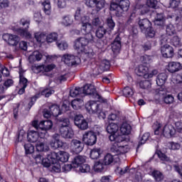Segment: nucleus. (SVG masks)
Segmentation results:
<instances>
[{"label":"nucleus","mask_w":182,"mask_h":182,"mask_svg":"<svg viewBox=\"0 0 182 182\" xmlns=\"http://www.w3.org/2000/svg\"><path fill=\"white\" fill-rule=\"evenodd\" d=\"M119 130H120L121 133L122 134V135H118V136H128V134H130V133L132 132V126L129 125V124L126 122H123L121 124Z\"/></svg>","instance_id":"29"},{"label":"nucleus","mask_w":182,"mask_h":182,"mask_svg":"<svg viewBox=\"0 0 182 182\" xmlns=\"http://www.w3.org/2000/svg\"><path fill=\"white\" fill-rule=\"evenodd\" d=\"M14 80L7 79L4 81L3 85H0V92H5L9 87L14 86Z\"/></svg>","instance_id":"36"},{"label":"nucleus","mask_w":182,"mask_h":182,"mask_svg":"<svg viewBox=\"0 0 182 182\" xmlns=\"http://www.w3.org/2000/svg\"><path fill=\"white\" fill-rule=\"evenodd\" d=\"M119 156L112 155V154H107L103 159V163L105 166H112L114 163H117L119 161Z\"/></svg>","instance_id":"20"},{"label":"nucleus","mask_w":182,"mask_h":182,"mask_svg":"<svg viewBox=\"0 0 182 182\" xmlns=\"http://www.w3.org/2000/svg\"><path fill=\"white\" fill-rule=\"evenodd\" d=\"M24 149L26 154H32V153L35 151V146H33L31 143L26 144L24 145Z\"/></svg>","instance_id":"51"},{"label":"nucleus","mask_w":182,"mask_h":182,"mask_svg":"<svg viewBox=\"0 0 182 182\" xmlns=\"http://www.w3.org/2000/svg\"><path fill=\"white\" fill-rule=\"evenodd\" d=\"M166 33L169 36H171V35H174L176 33V28L173 24H169L166 26Z\"/></svg>","instance_id":"59"},{"label":"nucleus","mask_w":182,"mask_h":182,"mask_svg":"<svg viewBox=\"0 0 182 182\" xmlns=\"http://www.w3.org/2000/svg\"><path fill=\"white\" fill-rule=\"evenodd\" d=\"M43 56L46 58L47 60H49L52 58V56L43 54L40 51L36 50L31 53V55L28 57V62L30 63H35V62H41L43 58Z\"/></svg>","instance_id":"11"},{"label":"nucleus","mask_w":182,"mask_h":182,"mask_svg":"<svg viewBox=\"0 0 182 182\" xmlns=\"http://www.w3.org/2000/svg\"><path fill=\"white\" fill-rule=\"evenodd\" d=\"M107 132L110 134L109 136L119 137V134H117V132H119V125L115 123H109V124L107 127Z\"/></svg>","instance_id":"28"},{"label":"nucleus","mask_w":182,"mask_h":182,"mask_svg":"<svg viewBox=\"0 0 182 182\" xmlns=\"http://www.w3.org/2000/svg\"><path fill=\"white\" fill-rule=\"evenodd\" d=\"M86 163V157L83 156H77L72 161V165L74 168L76 170L81 166L82 164H85Z\"/></svg>","instance_id":"27"},{"label":"nucleus","mask_w":182,"mask_h":182,"mask_svg":"<svg viewBox=\"0 0 182 182\" xmlns=\"http://www.w3.org/2000/svg\"><path fill=\"white\" fill-rule=\"evenodd\" d=\"M43 11L46 14V15H50V1L49 0H47L43 3Z\"/></svg>","instance_id":"50"},{"label":"nucleus","mask_w":182,"mask_h":182,"mask_svg":"<svg viewBox=\"0 0 182 182\" xmlns=\"http://www.w3.org/2000/svg\"><path fill=\"white\" fill-rule=\"evenodd\" d=\"M46 40L48 43H52L58 40V33H50L47 36H46Z\"/></svg>","instance_id":"48"},{"label":"nucleus","mask_w":182,"mask_h":182,"mask_svg":"<svg viewBox=\"0 0 182 182\" xmlns=\"http://www.w3.org/2000/svg\"><path fill=\"white\" fill-rule=\"evenodd\" d=\"M41 133H42L41 131H30L27 134V140L30 143H36V141H38L40 139H43L41 137Z\"/></svg>","instance_id":"23"},{"label":"nucleus","mask_w":182,"mask_h":182,"mask_svg":"<svg viewBox=\"0 0 182 182\" xmlns=\"http://www.w3.org/2000/svg\"><path fill=\"white\" fill-rule=\"evenodd\" d=\"M95 6V9H96L97 12H99V11H102V9H103V8H105V6H106V1L96 0Z\"/></svg>","instance_id":"46"},{"label":"nucleus","mask_w":182,"mask_h":182,"mask_svg":"<svg viewBox=\"0 0 182 182\" xmlns=\"http://www.w3.org/2000/svg\"><path fill=\"white\" fill-rule=\"evenodd\" d=\"M167 80V75L166 73H161L157 76L156 84L158 86H163Z\"/></svg>","instance_id":"40"},{"label":"nucleus","mask_w":182,"mask_h":182,"mask_svg":"<svg viewBox=\"0 0 182 182\" xmlns=\"http://www.w3.org/2000/svg\"><path fill=\"white\" fill-rule=\"evenodd\" d=\"M146 37V38H154L155 35H156V31H154V30H153V28H151V26L150 28H149L148 29L145 30V31H144Z\"/></svg>","instance_id":"58"},{"label":"nucleus","mask_w":182,"mask_h":182,"mask_svg":"<svg viewBox=\"0 0 182 182\" xmlns=\"http://www.w3.org/2000/svg\"><path fill=\"white\" fill-rule=\"evenodd\" d=\"M20 25L26 26L27 28H15L14 31H16L20 36H22V38L31 39L32 38V34L28 31L29 25H31V20L29 18H23L20 20Z\"/></svg>","instance_id":"7"},{"label":"nucleus","mask_w":182,"mask_h":182,"mask_svg":"<svg viewBox=\"0 0 182 182\" xmlns=\"http://www.w3.org/2000/svg\"><path fill=\"white\" fill-rule=\"evenodd\" d=\"M161 53L163 58H173L174 56V49L168 44L161 46Z\"/></svg>","instance_id":"19"},{"label":"nucleus","mask_w":182,"mask_h":182,"mask_svg":"<svg viewBox=\"0 0 182 182\" xmlns=\"http://www.w3.org/2000/svg\"><path fill=\"white\" fill-rule=\"evenodd\" d=\"M33 20L37 23H39L41 22H42V14H41V12L37 11V12L34 13V14H33Z\"/></svg>","instance_id":"64"},{"label":"nucleus","mask_w":182,"mask_h":182,"mask_svg":"<svg viewBox=\"0 0 182 182\" xmlns=\"http://www.w3.org/2000/svg\"><path fill=\"white\" fill-rule=\"evenodd\" d=\"M75 21H80L81 23L80 32L82 35H85V37H80L77 38L74 42V49L80 53L83 52L85 55H90V53L86 51V48L89 45L90 42H94V37L92 34L93 31V26L90 23V17L89 14H83L80 12V9H77L75 14Z\"/></svg>","instance_id":"1"},{"label":"nucleus","mask_w":182,"mask_h":182,"mask_svg":"<svg viewBox=\"0 0 182 182\" xmlns=\"http://www.w3.org/2000/svg\"><path fill=\"white\" fill-rule=\"evenodd\" d=\"M109 69H110V62L107 60H104L101 62L100 65L95 68L94 70L97 75H99L100 73H103V72L106 70H109Z\"/></svg>","instance_id":"24"},{"label":"nucleus","mask_w":182,"mask_h":182,"mask_svg":"<svg viewBox=\"0 0 182 182\" xmlns=\"http://www.w3.org/2000/svg\"><path fill=\"white\" fill-rule=\"evenodd\" d=\"M80 87H79L73 88L70 91V96H71V97H76V96H77V95H80Z\"/></svg>","instance_id":"62"},{"label":"nucleus","mask_w":182,"mask_h":182,"mask_svg":"<svg viewBox=\"0 0 182 182\" xmlns=\"http://www.w3.org/2000/svg\"><path fill=\"white\" fill-rule=\"evenodd\" d=\"M34 38L38 43H43L46 41V33L42 31L34 33Z\"/></svg>","instance_id":"33"},{"label":"nucleus","mask_w":182,"mask_h":182,"mask_svg":"<svg viewBox=\"0 0 182 182\" xmlns=\"http://www.w3.org/2000/svg\"><path fill=\"white\" fill-rule=\"evenodd\" d=\"M171 43L173 46L177 48L178 46H181V39L178 36H176L171 40Z\"/></svg>","instance_id":"55"},{"label":"nucleus","mask_w":182,"mask_h":182,"mask_svg":"<svg viewBox=\"0 0 182 182\" xmlns=\"http://www.w3.org/2000/svg\"><path fill=\"white\" fill-rule=\"evenodd\" d=\"M83 147H85V144L83 142L77 140V139H73L71 141V149L74 153H81L83 150Z\"/></svg>","instance_id":"25"},{"label":"nucleus","mask_w":182,"mask_h":182,"mask_svg":"<svg viewBox=\"0 0 182 182\" xmlns=\"http://www.w3.org/2000/svg\"><path fill=\"white\" fill-rule=\"evenodd\" d=\"M2 38L5 42H7V43L11 45V46H16L19 43V37L16 35L4 33L3 34Z\"/></svg>","instance_id":"18"},{"label":"nucleus","mask_w":182,"mask_h":182,"mask_svg":"<svg viewBox=\"0 0 182 182\" xmlns=\"http://www.w3.org/2000/svg\"><path fill=\"white\" fill-rule=\"evenodd\" d=\"M170 150H179L181 149V145L178 142H168L167 144Z\"/></svg>","instance_id":"53"},{"label":"nucleus","mask_w":182,"mask_h":182,"mask_svg":"<svg viewBox=\"0 0 182 182\" xmlns=\"http://www.w3.org/2000/svg\"><path fill=\"white\" fill-rule=\"evenodd\" d=\"M139 28H141V31H146V29H149L151 26V23L149 19L144 18L141 20H139Z\"/></svg>","instance_id":"32"},{"label":"nucleus","mask_w":182,"mask_h":182,"mask_svg":"<svg viewBox=\"0 0 182 182\" xmlns=\"http://www.w3.org/2000/svg\"><path fill=\"white\" fill-rule=\"evenodd\" d=\"M74 123L78 129L81 130H86L89 127L87 124V122L85 119V117L82 116V114H77L74 118Z\"/></svg>","instance_id":"16"},{"label":"nucleus","mask_w":182,"mask_h":182,"mask_svg":"<svg viewBox=\"0 0 182 182\" xmlns=\"http://www.w3.org/2000/svg\"><path fill=\"white\" fill-rule=\"evenodd\" d=\"M164 21H166V18L163 14H157L155 18L154 23L158 26H163L164 25Z\"/></svg>","instance_id":"39"},{"label":"nucleus","mask_w":182,"mask_h":182,"mask_svg":"<svg viewBox=\"0 0 182 182\" xmlns=\"http://www.w3.org/2000/svg\"><path fill=\"white\" fill-rule=\"evenodd\" d=\"M153 127L154 134L156 136H164V137L170 139V137H173L176 134V129L171 124L165 125L164 127L161 128V124L156 122Z\"/></svg>","instance_id":"3"},{"label":"nucleus","mask_w":182,"mask_h":182,"mask_svg":"<svg viewBox=\"0 0 182 182\" xmlns=\"http://www.w3.org/2000/svg\"><path fill=\"white\" fill-rule=\"evenodd\" d=\"M50 168H51V171H54V173H60V171H62L60 164H59V162L53 163L50 166Z\"/></svg>","instance_id":"52"},{"label":"nucleus","mask_w":182,"mask_h":182,"mask_svg":"<svg viewBox=\"0 0 182 182\" xmlns=\"http://www.w3.org/2000/svg\"><path fill=\"white\" fill-rule=\"evenodd\" d=\"M151 176L154 177L155 181H163L164 179V176L160 172V171L154 170L151 172Z\"/></svg>","instance_id":"41"},{"label":"nucleus","mask_w":182,"mask_h":182,"mask_svg":"<svg viewBox=\"0 0 182 182\" xmlns=\"http://www.w3.org/2000/svg\"><path fill=\"white\" fill-rule=\"evenodd\" d=\"M74 123L78 129L81 130H86L89 127L87 124V122L85 119V117L82 116V114H77L74 118Z\"/></svg>","instance_id":"17"},{"label":"nucleus","mask_w":182,"mask_h":182,"mask_svg":"<svg viewBox=\"0 0 182 182\" xmlns=\"http://www.w3.org/2000/svg\"><path fill=\"white\" fill-rule=\"evenodd\" d=\"M124 95L126 96V97H130L131 96H133V94L134 92L133 91V89H132L129 87H126L123 90Z\"/></svg>","instance_id":"61"},{"label":"nucleus","mask_w":182,"mask_h":182,"mask_svg":"<svg viewBox=\"0 0 182 182\" xmlns=\"http://www.w3.org/2000/svg\"><path fill=\"white\" fill-rule=\"evenodd\" d=\"M119 8L124 11H129V7L130 6V1L129 0H120L118 1Z\"/></svg>","instance_id":"43"},{"label":"nucleus","mask_w":182,"mask_h":182,"mask_svg":"<svg viewBox=\"0 0 182 182\" xmlns=\"http://www.w3.org/2000/svg\"><path fill=\"white\" fill-rule=\"evenodd\" d=\"M93 170L95 173H102L105 171V164L100 161H96L93 166Z\"/></svg>","instance_id":"37"},{"label":"nucleus","mask_w":182,"mask_h":182,"mask_svg":"<svg viewBox=\"0 0 182 182\" xmlns=\"http://www.w3.org/2000/svg\"><path fill=\"white\" fill-rule=\"evenodd\" d=\"M19 86L21 89L18 90V95H23V93H25V89H26L28 86V79L23 76V71H22V70L19 71Z\"/></svg>","instance_id":"22"},{"label":"nucleus","mask_w":182,"mask_h":182,"mask_svg":"<svg viewBox=\"0 0 182 182\" xmlns=\"http://www.w3.org/2000/svg\"><path fill=\"white\" fill-rule=\"evenodd\" d=\"M82 141L87 146H93L97 141V136L93 132H86L83 134Z\"/></svg>","instance_id":"12"},{"label":"nucleus","mask_w":182,"mask_h":182,"mask_svg":"<svg viewBox=\"0 0 182 182\" xmlns=\"http://www.w3.org/2000/svg\"><path fill=\"white\" fill-rule=\"evenodd\" d=\"M52 154V152L50 154H48L47 158L43 159V161L41 162V164L43 166V167H50L52 166L53 163H56V161H54L53 159L50 158L49 156Z\"/></svg>","instance_id":"38"},{"label":"nucleus","mask_w":182,"mask_h":182,"mask_svg":"<svg viewBox=\"0 0 182 182\" xmlns=\"http://www.w3.org/2000/svg\"><path fill=\"white\" fill-rule=\"evenodd\" d=\"M69 110V106L66 104H63L60 108L57 105H53L49 107V110H44L43 116L46 119H49L50 116H53L54 117H58L59 114H62L63 112H68Z\"/></svg>","instance_id":"5"},{"label":"nucleus","mask_w":182,"mask_h":182,"mask_svg":"<svg viewBox=\"0 0 182 182\" xmlns=\"http://www.w3.org/2000/svg\"><path fill=\"white\" fill-rule=\"evenodd\" d=\"M70 157V155L69 153L63 151H60L58 153L53 151L49 156V158L52 159L55 163H59V161H61V163H66L69 161Z\"/></svg>","instance_id":"9"},{"label":"nucleus","mask_w":182,"mask_h":182,"mask_svg":"<svg viewBox=\"0 0 182 182\" xmlns=\"http://www.w3.org/2000/svg\"><path fill=\"white\" fill-rule=\"evenodd\" d=\"M107 30L106 28H103V26H99L97 31H96V36L97 38H99V39H101V38H103L105 35H106Z\"/></svg>","instance_id":"49"},{"label":"nucleus","mask_w":182,"mask_h":182,"mask_svg":"<svg viewBox=\"0 0 182 182\" xmlns=\"http://www.w3.org/2000/svg\"><path fill=\"white\" fill-rule=\"evenodd\" d=\"M61 24L63 26H70L73 24V18L70 16H65L62 18Z\"/></svg>","instance_id":"42"},{"label":"nucleus","mask_w":182,"mask_h":182,"mask_svg":"<svg viewBox=\"0 0 182 182\" xmlns=\"http://www.w3.org/2000/svg\"><path fill=\"white\" fill-rule=\"evenodd\" d=\"M53 93H55V90H53V89L51 87L41 89V93L36 94L35 97L31 98V102L28 104L30 106V109L33 105V102H35L36 99L39 97V96H45L46 97H49L51 95H53Z\"/></svg>","instance_id":"14"},{"label":"nucleus","mask_w":182,"mask_h":182,"mask_svg":"<svg viewBox=\"0 0 182 182\" xmlns=\"http://www.w3.org/2000/svg\"><path fill=\"white\" fill-rule=\"evenodd\" d=\"M103 105L98 101H89L85 104L86 110L90 114L97 113L99 119H106L107 112L102 109Z\"/></svg>","instance_id":"4"},{"label":"nucleus","mask_w":182,"mask_h":182,"mask_svg":"<svg viewBox=\"0 0 182 182\" xmlns=\"http://www.w3.org/2000/svg\"><path fill=\"white\" fill-rule=\"evenodd\" d=\"M85 105V102H83V99L77 98L71 102V106L74 110H79L82 107Z\"/></svg>","instance_id":"31"},{"label":"nucleus","mask_w":182,"mask_h":182,"mask_svg":"<svg viewBox=\"0 0 182 182\" xmlns=\"http://www.w3.org/2000/svg\"><path fill=\"white\" fill-rule=\"evenodd\" d=\"M139 86L141 89H150L151 87V82L149 80L141 81Z\"/></svg>","instance_id":"60"},{"label":"nucleus","mask_w":182,"mask_h":182,"mask_svg":"<svg viewBox=\"0 0 182 182\" xmlns=\"http://www.w3.org/2000/svg\"><path fill=\"white\" fill-rule=\"evenodd\" d=\"M135 72L139 75V76H141V75H144L149 72V68L147 66L140 65L135 69Z\"/></svg>","instance_id":"44"},{"label":"nucleus","mask_w":182,"mask_h":182,"mask_svg":"<svg viewBox=\"0 0 182 182\" xmlns=\"http://www.w3.org/2000/svg\"><path fill=\"white\" fill-rule=\"evenodd\" d=\"M36 147L38 151H48L49 150V146L45 142L37 143Z\"/></svg>","instance_id":"45"},{"label":"nucleus","mask_w":182,"mask_h":182,"mask_svg":"<svg viewBox=\"0 0 182 182\" xmlns=\"http://www.w3.org/2000/svg\"><path fill=\"white\" fill-rule=\"evenodd\" d=\"M149 137H150V134L149 132L144 133L139 139L138 147L146 144V141L149 140Z\"/></svg>","instance_id":"57"},{"label":"nucleus","mask_w":182,"mask_h":182,"mask_svg":"<svg viewBox=\"0 0 182 182\" xmlns=\"http://www.w3.org/2000/svg\"><path fill=\"white\" fill-rule=\"evenodd\" d=\"M64 144L63 141L60 139V136L58 134L53 136L52 140L50 142V146L51 149H53V150L63 147Z\"/></svg>","instance_id":"21"},{"label":"nucleus","mask_w":182,"mask_h":182,"mask_svg":"<svg viewBox=\"0 0 182 182\" xmlns=\"http://www.w3.org/2000/svg\"><path fill=\"white\" fill-rule=\"evenodd\" d=\"M103 151L100 148H94L90 151V158L92 160H96L102 156Z\"/></svg>","instance_id":"34"},{"label":"nucleus","mask_w":182,"mask_h":182,"mask_svg":"<svg viewBox=\"0 0 182 182\" xmlns=\"http://www.w3.org/2000/svg\"><path fill=\"white\" fill-rule=\"evenodd\" d=\"M76 171H80V173H89L90 172V166L84 163L80 166L79 168L76 169Z\"/></svg>","instance_id":"47"},{"label":"nucleus","mask_w":182,"mask_h":182,"mask_svg":"<svg viewBox=\"0 0 182 182\" xmlns=\"http://www.w3.org/2000/svg\"><path fill=\"white\" fill-rule=\"evenodd\" d=\"M53 126V123L50 120L41 121L38 125V129L41 133V138L45 139L48 134V130H50L52 127Z\"/></svg>","instance_id":"10"},{"label":"nucleus","mask_w":182,"mask_h":182,"mask_svg":"<svg viewBox=\"0 0 182 182\" xmlns=\"http://www.w3.org/2000/svg\"><path fill=\"white\" fill-rule=\"evenodd\" d=\"M74 123L78 129L81 130H86L89 127L87 124V122L85 119V117L82 116V114H77L74 118Z\"/></svg>","instance_id":"15"},{"label":"nucleus","mask_w":182,"mask_h":182,"mask_svg":"<svg viewBox=\"0 0 182 182\" xmlns=\"http://www.w3.org/2000/svg\"><path fill=\"white\" fill-rule=\"evenodd\" d=\"M33 158L34 159L37 164H42V161H43V156H42V155H41L38 152L33 153Z\"/></svg>","instance_id":"56"},{"label":"nucleus","mask_w":182,"mask_h":182,"mask_svg":"<svg viewBox=\"0 0 182 182\" xmlns=\"http://www.w3.org/2000/svg\"><path fill=\"white\" fill-rule=\"evenodd\" d=\"M175 171L178 173L182 177V163L179 162L173 165Z\"/></svg>","instance_id":"63"},{"label":"nucleus","mask_w":182,"mask_h":182,"mask_svg":"<svg viewBox=\"0 0 182 182\" xmlns=\"http://www.w3.org/2000/svg\"><path fill=\"white\" fill-rule=\"evenodd\" d=\"M61 60L68 65V66H75V65H79L80 63V58L73 55L65 54Z\"/></svg>","instance_id":"13"},{"label":"nucleus","mask_w":182,"mask_h":182,"mask_svg":"<svg viewBox=\"0 0 182 182\" xmlns=\"http://www.w3.org/2000/svg\"><path fill=\"white\" fill-rule=\"evenodd\" d=\"M82 92L84 95H93L95 92H96V88H95V86L91 84H87L84 85Z\"/></svg>","instance_id":"35"},{"label":"nucleus","mask_w":182,"mask_h":182,"mask_svg":"<svg viewBox=\"0 0 182 182\" xmlns=\"http://www.w3.org/2000/svg\"><path fill=\"white\" fill-rule=\"evenodd\" d=\"M156 93V97H159L158 100H164L166 105H171L174 102V97L171 95H167V90L164 87H160Z\"/></svg>","instance_id":"8"},{"label":"nucleus","mask_w":182,"mask_h":182,"mask_svg":"<svg viewBox=\"0 0 182 182\" xmlns=\"http://www.w3.org/2000/svg\"><path fill=\"white\" fill-rule=\"evenodd\" d=\"M166 69L170 73H176V72H180L182 70V65L179 62H169Z\"/></svg>","instance_id":"26"},{"label":"nucleus","mask_w":182,"mask_h":182,"mask_svg":"<svg viewBox=\"0 0 182 182\" xmlns=\"http://www.w3.org/2000/svg\"><path fill=\"white\" fill-rule=\"evenodd\" d=\"M70 122L68 119H65L60 124V134L64 139H72L75 135L73 129L69 126Z\"/></svg>","instance_id":"6"},{"label":"nucleus","mask_w":182,"mask_h":182,"mask_svg":"<svg viewBox=\"0 0 182 182\" xmlns=\"http://www.w3.org/2000/svg\"><path fill=\"white\" fill-rule=\"evenodd\" d=\"M121 48L122 43L120 42V37L117 36L112 45V52H114V53H119Z\"/></svg>","instance_id":"30"},{"label":"nucleus","mask_w":182,"mask_h":182,"mask_svg":"<svg viewBox=\"0 0 182 182\" xmlns=\"http://www.w3.org/2000/svg\"><path fill=\"white\" fill-rule=\"evenodd\" d=\"M57 46L60 50H66L69 48V45L65 41H58Z\"/></svg>","instance_id":"54"},{"label":"nucleus","mask_w":182,"mask_h":182,"mask_svg":"<svg viewBox=\"0 0 182 182\" xmlns=\"http://www.w3.org/2000/svg\"><path fill=\"white\" fill-rule=\"evenodd\" d=\"M110 141H114L111 147L112 153H114L116 155L126 154L130 150L129 147V143L127 137L126 136H118L114 137V135L109 136Z\"/></svg>","instance_id":"2"}]
</instances>
